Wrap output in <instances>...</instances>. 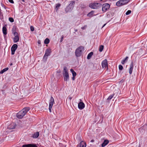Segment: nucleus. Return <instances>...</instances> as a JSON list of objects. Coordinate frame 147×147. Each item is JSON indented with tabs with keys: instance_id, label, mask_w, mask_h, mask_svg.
I'll list each match as a JSON object with an SVG mask.
<instances>
[{
	"instance_id": "nucleus-30",
	"label": "nucleus",
	"mask_w": 147,
	"mask_h": 147,
	"mask_svg": "<svg viewBox=\"0 0 147 147\" xmlns=\"http://www.w3.org/2000/svg\"><path fill=\"white\" fill-rule=\"evenodd\" d=\"M9 21L11 22H14V19L10 17L9 18Z\"/></svg>"
},
{
	"instance_id": "nucleus-16",
	"label": "nucleus",
	"mask_w": 147,
	"mask_h": 147,
	"mask_svg": "<svg viewBox=\"0 0 147 147\" xmlns=\"http://www.w3.org/2000/svg\"><path fill=\"white\" fill-rule=\"evenodd\" d=\"M2 31L4 35H6L7 34V28L5 26H3V27Z\"/></svg>"
},
{
	"instance_id": "nucleus-10",
	"label": "nucleus",
	"mask_w": 147,
	"mask_h": 147,
	"mask_svg": "<svg viewBox=\"0 0 147 147\" xmlns=\"http://www.w3.org/2000/svg\"><path fill=\"white\" fill-rule=\"evenodd\" d=\"M133 62H132L130 65L129 68V73L130 74H132L133 70Z\"/></svg>"
},
{
	"instance_id": "nucleus-39",
	"label": "nucleus",
	"mask_w": 147,
	"mask_h": 147,
	"mask_svg": "<svg viewBox=\"0 0 147 147\" xmlns=\"http://www.w3.org/2000/svg\"><path fill=\"white\" fill-rule=\"evenodd\" d=\"M63 36H62L61 38V40H60V42H61L63 41Z\"/></svg>"
},
{
	"instance_id": "nucleus-41",
	"label": "nucleus",
	"mask_w": 147,
	"mask_h": 147,
	"mask_svg": "<svg viewBox=\"0 0 147 147\" xmlns=\"http://www.w3.org/2000/svg\"><path fill=\"white\" fill-rule=\"evenodd\" d=\"M94 140L93 139H92L90 141V142H94Z\"/></svg>"
},
{
	"instance_id": "nucleus-36",
	"label": "nucleus",
	"mask_w": 147,
	"mask_h": 147,
	"mask_svg": "<svg viewBox=\"0 0 147 147\" xmlns=\"http://www.w3.org/2000/svg\"><path fill=\"white\" fill-rule=\"evenodd\" d=\"M30 29L32 31H33L34 30V28L32 26H30Z\"/></svg>"
},
{
	"instance_id": "nucleus-9",
	"label": "nucleus",
	"mask_w": 147,
	"mask_h": 147,
	"mask_svg": "<svg viewBox=\"0 0 147 147\" xmlns=\"http://www.w3.org/2000/svg\"><path fill=\"white\" fill-rule=\"evenodd\" d=\"M78 107L80 110H82L85 107V104L83 102H81L78 103Z\"/></svg>"
},
{
	"instance_id": "nucleus-31",
	"label": "nucleus",
	"mask_w": 147,
	"mask_h": 147,
	"mask_svg": "<svg viewBox=\"0 0 147 147\" xmlns=\"http://www.w3.org/2000/svg\"><path fill=\"white\" fill-rule=\"evenodd\" d=\"M13 34L14 35V36H18V34L17 32H13Z\"/></svg>"
},
{
	"instance_id": "nucleus-38",
	"label": "nucleus",
	"mask_w": 147,
	"mask_h": 147,
	"mask_svg": "<svg viewBox=\"0 0 147 147\" xmlns=\"http://www.w3.org/2000/svg\"><path fill=\"white\" fill-rule=\"evenodd\" d=\"M13 124L14 125V126H13V127L11 128H10L11 129H13L15 128V127H16V125H14V123Z\"/></svg>"
},
{
	"instance_id": "nucleus-20",
	"label": "nucleus",
	"mask_w": 147,
	"mask_h": 147,
	"mask_svg": "<svg viewBox=\"0 0 147 147\" xmlns=\"http://www.w3.org/2000/svg\"><path fill=\"white\" fill-rule=\"evenodd\" d=\"M19 36H14L13 38V42H16L19 41Z\"/></svg>"
},
{
	"instance_id": "nucleus-44",
	"label": "nucleus",
	"mask_w": 147,
	"mask_h": 147,
	"mask_svg": "<svg viewBox=\"0 0 147 147\" xmlns=\"http://www.w3.org/2000/svg\"><path fill=\"white\" fill-rule=\"evenodd\" d=\"M72 98L71 97H69V99H70V100H71V99Z\"/></svg>"
},
{
	"instance_id": "nucleus-14",
	"label": "nucleus",
	"mask_w": 147,
	"mask_h": 147,
	"mask_svg": "<svg viewBox=\"0 0 147 147\" xmlns=\"http://www.w3.org/2000/svg\"><path fill=\"white\" fill-rule=\"evenodd\" d=\"M116 5L118 7H120L123 5L122 3L121 0L117 1L116 3Z\"/></svg>"
},
{
	"instance_id": "nucleus-3",
	"label": "nucleus",
	"mask_w": 147,
	"mask_h": 147,
	"mask_svg": "<svg viewBox=\"0 0 147 147\" xmlns=\"http://www.w3.org/2000/svg\"><path fill=\"white\" fill-rule=\"evenodd\" d=\"M89 6L92 9H97L100 8L102 6V5L99 3H92L89 4Z\"/></svg>"
},
{
	"instance_id": "nucleus-13",
	"label": "nucleus",
	"mask_w": 147,
	"mask_h": 147,
	"mask_svg": "<svg viewBox=\"0 0 147 147\" xmlns=\"http://www.w3.org/2000/svg\"><path fill=\"white\" fill-rule=\"evenodd\" d=\"M109 141L107 140H105L103 143L102 144V147H104L107 145L109 143Z\"/></svg>"
},
{
	"instance_id": "nucleus-27",
	"label": "nucleus",
	"mask_w": 147,
	"mask_h": 147,
	"mask_svg": "<svg viewBox=\"0 0 147 147\" xmlns=\"http://www.w3.org/2000/svg\"><path fill=\"white\" fill-rule=\"evenodd\" d=\"M114 95V94H112L109 96L107 98V100H111L113 97Z\"/></svg>"
},
{
	"instance_id": "nucleus-2",
	"label": "nucleus",
	"mask_w": 147,
	"mask_h": 147,
	"mask_svg": "<svg viewBox=\"0 0 147 147\" xmlns=\"http://www.w3.org/2000/svg\"><path fill=\"white\" fill-rule=\"evenodd\" d=\"M84 47L82 46H80L77 48L75 52V54L77 57H80L82 55L84 51Z\"/></svg>"
},
{
	"instance_id": "nucleus-1",
	"label": "nucleus",
	"mask_w": 147,
	"mask_h": 147,
	"mask_svg": "<svg viewBox=\"0 0 147 147\" xmlns=\"http://www.w3.org/2000/svg\"><path fill=\"white\" fill-rule=\"evenodd\" d=\"M30 108L28 107H26L23 109L17 114V117L19 119L22 118L30 110Z\"/></svg>"
},
{
	"instance_id": "nucleus-43",
	"label": "nucleus",
	"mask_w": 147,
	"mask_h": 147,
	"mask_svg": "<svg viewBox=\"0 0 147 147\" xmlns=\"http://www.w3.org/2000/svg\"><path fill=\"white\" fill-rule=\"evenodd\" d=\"M106 24H104L103 25V26H102V28H103V27H104L105 26V25H106Z\"/></svg>"
},
{
	"instance_id": "nucleus-4",
	"label": "nucleus",
	"mask_w": 147,
	"mask_h": 147,
	"mask_svg": "<svg viewBox=\"0 0 147 147\" xmlns=\"http://www.w3.org/2000/svg\"><path fill=\"white\" fill-rule=\"evenodd\" d=\"M63 74L64 80L66 81L68 80L69 79V76L67 67L65 66L63 67Z\"/></svg>"
},
{
	"instance_id": "nucleus-23",
	"label": "nucleus",
	"mask_w": 147,
	"mask_h": 147,
	"mask_svg": "<svg viewBox=\"0 0 147 147\" xmlns=\"http://www.w3.org/2000/svg\"><path fill=\"white\" fill-rule=\"evenodd\" d=\"M94 12V11H92L87 14V16L88 17H91L92 16Z\"/></svg>"
},
{
	"instance_id": "nucleus-17",
	"label": "nucleus",
	"mask_w": 147,
	"mask_h": 147,
	"mask_svg": "<svg viewBox=\"0 0 147 147\" xmlns=\"http://www.w3.org/2000/svg\"><path fill=\"white\" fill-rule=\"evenodd\" d=\"M128 57L127 56L125 58L123 59L121 61V63L122 64H124L125 63H126L128 60Z\"/></svg>"
},
{
	"instance_id": "nucleus-35",
	"label": "nucleus",
	"mask_w": 147,
	"mask_h": 147,
	"mask_svg": "<svg viewBox=\"0 0 147 147\" xmlns=\"http://www.w3.org/2000/svg\"><path fill=\"white\" fill-rule=\"evenodd\" d=\"M87 28V26L85 25L84 26L81 27V29L82 30L85 29Z\"/></svg>"
},
{
	"instance_id": "nucleus-49",
	"label": "nucleus",
	"mask_w": 147,
	"mask_h": 147,
	"mask_svg": "<svg viewBox=\"0 0 147 147\" xmlns=\"http://www.w3.org/2000/svg\"><path fill=\"white\" fill-rule=\"evenodd\" d=\"M100 1H102V0H100Z\"/></svg>"
},
{
	"instance_id": "nucleus-37",
	"label": "nucleus",
	"mask_w": 147,
	"mask_h": 147,
	"mask_svg": "<svg viewBox=\"0 0 147 147\" xmlns=\"http://www.w3.org/2000/svg\"><path fill=\"white\" fill-rule=\"evenodd\" d=\"M9 1L10 3H14V2L13 0H9Z\"/></svg>"
},
{
	"instance_id": "nucleus-5",
	"label": "nucleus",
	"mask_w": 147,
	"mask_h": 147,
	"mask_svg": "<svg viewBox=\"0 0 147 147\" xmlns=\"http://www.w3.org/2000/svg\"><path fill=\"white\" fill-rule=\"evenodd\" d=\"M102 6V10L104 12H105L110 7V5L108 3H105L103 4Z\"/></svg>"
},
{
	"instance_id": "nucleus-34",
	"label": "nucleus",
	"mask_w": 147,
	"mask_h": 147,
	"mask_svg": "<svg viewBox=\"0 0 147 147\" xmlns=\"http://www.w3.org/2000/svg\"><path fill=\"white\" fill-rule=\"evenodd\" d=\"M47 57L48 56H45V55H44V56L43 58V60L45 59V61H46L47 59Z\"/></svg>"
},
{
	"instance_id": "nucleus-21",
	"label": "nucleus",
	"mask_w": 147,
	"mask_h": 147,
	"mask_svg": "<svg viewBox=\"0 0 147 147\" xmlns=\"http://www.w3.org/2000/svg\"><path fill=\"white\" fill-rule=\"evenodd\" d=\"M93 53L92 52H91L89 53L88 55L87 58L88 59H89L91 58L92 56L93 55Z\"/></svg>"
},
{
	"instance_id": "nucleus-25",
	"label": "nucleus",
	"mask_w": 147,
	"mask_h": 147,
	"mask_svg": "<svg viewBox=\"0 0 147 147\" xmlns=\"http://www.w3.org/2000/svg\"><path fill=\"white\" fill-rule=\"evenodd\" d=\"M44 42L46 44H48L49 42V40L48 38H46Z\"/></svg>"
},
{
	"instance_id": "nucleus-32",
	"label": "nucleus",
	"mask_w": 147,
	"mask_h": 147,
	"mask_svg": "<svg viewBox=\"0 0 147 147\" xmlns=\"http://www.w3.org/2000/svg\"><path fill=\"white\" fill-rule=\"evenodd\" d=\"M131 11L130 10L127 11L125 13L126 15H127L131 13Z\"/></svg>"
},
{
	"instance_id": "nucleus-28",
	"label": "nucleus",
	"mask_w": 147,
	"mask_h": 147,
	"mask_svg": "<svg viewBox=\"0 0 147 147\" xmlns=\"http://www.w3.org/2000/svg\"><path fill=\"white\" fill-rule=\"evenodd\" d=\"M61 4L60 3H57L55 5V8L57 10L59 8Z\"/></svg>"
},
{
	"instance_id": "nucleus-7",
	"label": "nucleus",
	"mask_w": 147,
	"mask_h": 147,
	"mask_svg": "<svg viewBox=\"0 0 147 147\" xmlns=\"http://www.w3.org/2000/svg\"><path fill=\"white\" fill-rule=\"evenodd\" d=\"M18 47V45L16 44H14L11 48V54L13 55L15 53V51Z\"/></svg>"
},
{
	"instance_id": "nucleus-11",
	"label": "nucleus",
	"mask_w": 147,
	"mask_h": 147,
	"mask_svg": "<svg viewBox=\"0 0 147 147\" xmlns=\"http://www.w3.org/2000/svg\"><path fill=\"white\" fill-rule=\"evenodd\" d=\"M22 147H38V146L34 144H29L24 145Z\"/></svg>"
},
{
	"instance_id": "nucleus-48",
	"label": "nucleus",
	"mask_w": 147,
	"mask_h": 147,
	"mask_svg": "<svg viewBox=\"0 0 147 147\" xmlns=\"http://www.w3.org/2000/svg\"><path fill=\"white\" fill-rule=\"evenodd\" d=\"M80 101H82V100H81V99H80Z\"/></svg>"
},
{
	"instance_id": "nucleus-33",
	"label": "nucleus",
	"mask_w": 147,
	"mask_h": 147,
	"mask_svg": "<svg viewBox=\"0 0 147 147\" xmlns=\"http://www.w3.org/2000/svg\"><path fill=\"white\" fill-rule=\"evenodd\" d=\"M119 68L120 70H121L123 69V67L122 65H120L119 66Z\"/></svg>"
},
{
	"instance_id": "nucleus-19",
	"label": "nucleus",
	"mask_w": 147,
	"mask_h": 147,
	"mask_svg": "<svg viewBox=\"0 0 147 147\" xmlns=\"http://www.w3.org/2000/svg\"><path fill=\"white\" fill-rule=\"evenodd\" d=\"M80 146L79 147H86V144L84 142L82 141L80 144Z\"/></svg>"
},
{
	"instance_id": "nucleus-42",
	"label": "nucleus",
	"mask_w": 147,
	"mask_h": 147,
	"mask_svg": "<svg viewBox=\"0 0 147 147\" xmlns=\"http://www.w3.org/2000/svg\"><path fill=\"white\" fill-rule=\"evenodd\" d=\"M40 43H41L40 41V40H38V44H40Z\"/></svg>"
},
{
	"instance_id": "nucleus-40",
	"label": "nucleus",
	"mask_w": 147,
	"mask_h": 147,
	"mask_svg": "<svg viewBox=\"0 0 147 147\" xmlns=\"http://www.w3.org/2000/svg\"><path fill=\"white\" fill-rule=\"evenodd\" d=\"M76 76H73V77H72V79L73 80H75V77Z\"/></svg>"
},
{
	"instance_id": "nucleus-18",
	"label": "nucleus",
	"mask_w": 147,
	"mask_h": 147,
	"mask_svg": "<svg viewBox=\"0 0 147 147\" xmlns=\"http://www.w3.org/2000/svg\"><path fill=\"white\" fill-rule=\"evenodd\" d=\"M39 135V133L38 132H37L35 133L32 135V137L33 138H37Z\"/></svg>"
},
{
	"instance_id": "nucleus-50",
	"label": "nucleus",
	"mask_w": 147,
	"mask_h": 147,
	"mask_svg": "<svg viewBox=\"0 0 147 147\" xmlns=\"http://www.w3.org/2000/svg\"><path fill=\"white\" fill-rule=\"evenodd\" d=\"M146 47L147 48V46H146Z\"/></svg>"
},
{
	"instance_id": "nucleus-46",
	"label": "nucleus",
	"mask_w": 147,
	"mask_h": 147,
	"mask_svg": "<svg viewBox=\"0 0 147 147\" xmlns=\"http://www.w3.org/2000/svg\"><path fill=\"white\" fill-rule=\"evenodd\" d=\"M12 65V63H11V64H10V65Z\"/></svg>"
},
{
	"instance_id": "nucleus-12",
	"label": "nucleus",
	"mask_w": 147,
	"mask_h": 147,
	"mask_svg": "<svg viewBox=\"0 0 147 147\" xmlns=\"http://www.w3.org/2000/svg\"><path fill=\"white\" fill-rule=\"evenodd\" d=\"M51 52V50L50 49H47L45 52V56H49L50 55V54Z\"/></svg>"
},
{
	"instance_id": "nucleus-6",
	"label": "nucleus",
	"mask_w": 147,
	"mask_h": 147,
	"mask_svg": "<svg viewBox=\"0 0 147 147\" xmlns=\"http://www.w3.org/2000/svg\"><path fill=\"white\" fill-rule=\"evenodd\" d=\"M54 103V100L53 98L51 96L49 101V110L50 112H51V109L53 104Z\"/></svg>"
},
{
	"instance_id": "nucleus-15",
	"label": "nucleus",
	"mask_w": 147,
	"mask_h": 147,
	"mask_svg": "<svg viewBox=\"0 0 147 147\" xmlns=\"http://www.w3.org/2000/svg\"><path fill=\"white\" fill-rule=\"evenodd\" d=\"M122 3L123 5H125L128 3L129 1L130 0H121Z\"/></svg>"
},
{
	"instance_id": "nucleus-47",
	"label": "nucleus",
	"mask_w": 147,
	"mask_h": 147,
	"mask_svg": "<svg viewBox=\"0 0 147 147\" xmlns=\"http://www.w3.org/2000/svg\"><path fill=\"white\" fill-rule=\"evenodd\" d=\"M75 31H77V30H75Z\"/></svg>"
},
{
	"instance_id": "nucleus-24",
	"label": "nucleus",
	"mask_w": 147,
	"mask_h": 147,
	"mask_svg": "<svg viewBox=\"0 0 147 147\" xmlns=\"http://www.w3.org/2000/svg\"><path fill=\"white\" fill-rule=\"evenodd\" d=\"M8 69V68L7 67L4 68L0 71V73L1 74H3L4 72L7 70Z\"/></svg>"
},
{
	"instance_id": "nucleus-26",
	"label": "nucleus",
	"mask_w": 147,
	"mask_h": 147,
	"mask_svg": "<svg viewBox=\"0 0 147 147\" xmlns=\"http://www.w3.org/2000/svg\"><path fill=\"white\" fill-rule=\"evenodd\" d=\"M104 46L102 45H101L100 46L99 48V51L101 52H102Z\"/></svg>"
},
{
	"instance_id": "nucleus-8",
	"label": "nucleus",
	"mask_w": 147,
	"mask_h": 147,
	"mask_svg": "<svg viewBox=\"0 0 147 147\" xmlns=\"http://www.w3.org/2000/svg\"><path fill=\"white\" fill-rule=\"evenodd\" d=\"M101 65L103 68H105L108 67L107 61L106 59H105L102 61Z\"/></svg>"
},
{
	"instance_id": "nucleus-22",
	"label": "nucleus",
	"mask_w": 147,
	"mask_h": 147,
	"mask_svg": "<svg viewBox=\"0 0 147 147\" xmlns=\"http://www.w3.org/2000/svg\"><path fill=\"white\" fill-rule=\"evenodd\" d=\"M70 71L71 72L73 76H76V73L72 69H71Z\"/></svg>"
},
{
	"instance_id": "nucleus-29",
	"label": "nucleus",
	"mask_w": 147,
	"mask_h": 147,
	"mask_svg": "<svg viewBox=\"0 0 147 147\" xmlns=\"http://www.w3.org/2000/svg\"><path fill=\"white\" fill-rule=\"evenodd\" d=\"M75 2L74 1H71L69 5L72 6V7H73V5L75 4Z\"/></svg>"
},
{
	"instance_id": "nucleus-45",
	"label": "nucleus",
	"mask_w": 147,
	"mask_h": 147,
	"mask_svg": "<svg viewBox=\"0 0 147 147\" xmlns=\"http://www.w3.org/2000/svg\"><path fill=\"white\" fill-rule=\"evenodd\" d=\"M22 1L24 2V0H21Z\"/></svg>"
}]
</instances>
